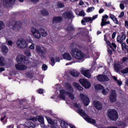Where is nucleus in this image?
Returning <instances> with one entry per match:
<instances>
[{
    "mask_svg": "<svg viewBox=\"0 0 128 128\" xmlns=\"http://www.w3.org/2000/svg\"><path fill=\"white\" fill-rule=\"evenodd\" d=\"M2 52L3 54L6 55L8 52V48L6 46H3L1 48Z\"/></svg>",
    "mask_w": 128,
    "mask_h": 128,
    "instance_id": "24",
    "label": "nucleus"
},
{
    "mask_svg": "<svg viewBox=\"0 0 128 128\" xmlns=\"http://www.w3.org/2000/svg\"><path fill=\"white\" fill-rule=\"evenodd\" d=\"M4 28V23L2 21H0V30H2Z\"/></svg>",
    "mask_w": 128,
    "mask_h": 128,
    "instance_id": "43",
    "label": "nucleus"
},
{
    "mask_svg": "<svg viewBox=\"0 0 128 128\" xmlns=\"http://www.w3.org/2000/svg\"><path fill=\"white\" fill-rule=\"evenodd\" d=\"M4 57L0 56V66H4Z\"/></svg>",
    "mask_w": 128,
    "mask_h": 128,
    "instance_id": "35",
    "label": "nucleus"
},
{
    "mask_svg": "<svg viewBox=\"0 0 128 128\" xmlns=\"http://www.w3.org/2000/svg\"><path fill=\"white\" fill-rule=\"evenodd\" d=\"M70 54L72 58H76V60H83L84 58V52L78 48H72Z\"/></svg>",
    "mask_w": 128,
    "mask_h": 128,
    "instance_id": "2",
    "label": "nucleus"
},
{
    "mask_svg": "<svg viewBox=\"0 0 128 128\" xmlns=\"http://www.w3.org/2000/svg\"><path fill=\"white\" fill-rule=\"evenodd\" d=\"M106 20H104V19H102V22L100 24V26L102 28V26H106Z\"/></svg>",
    "mask_w": 128,
    "mask_h": 128,
    "instance_id": "40",
    "label": "nucleus"
},
{
    "mask_svg": "<svg viewBox=\"0 0 128 128\" xmlns=\"http://www.w3.org/2000/svg\"><path fill=\"white\" fill-rule=\"evenodd\" d=\"M50 62H52L51 66H54L56 64L54 58V57H50Z\"/></svg>",
    "mask_w": 128,
    "mask_h": 128,
    "instance_id": "37",
    "label": "nucleus"
},
{
    "mask_svg": "<svg viewBox=\"0 0 128 128\" xmlns=\"http://www.w3.org/2000/svg\"><path fill=\"white\" fill-rule=\"evenodd\" d=\"M31 32H32L34 36L38 40L40 38V36H44V38L48 36V32H46V31L44 28H41L39 32L34 27H32L31 28Z\"/></svg>",
    "mask_w": 128,
    "mask_h": 128,
    "instance_id": "1",
    "label": "nucleus"
},
{
    "mask_svg": "<svg viewBox=\"0 0 128 128\" xmlns=\"http://www.w3.org/2000/svg\"><path fill=\"white\" fill-rule=\"evenodd\" d=\"M120 10H124V4H120Z\"/></svg>",
    "mask_w": 128,
    "mask_h": 128,
    "instance_id": "54",
    "label": "nucleus"
},
{
    "mask_svg": "<svg viewBox=\"0 0 128 128\" xmlns=\"http://www.w3.org/2000/svg\"><path fill=\"white\" fill-rule=\"evenodd\" d=\"M42 70H48V66L46 64H43L42 66Z\"/></svg>",
    "mask_w": 128,
    "mask_h": 128,
    "instance_id": "46",
    "label": "nucleus"
},
{
    "mask_svg": "<svg viewBox=\"0 0 128 128\" xmlns=\"http://www.w3.org/2000/svg\"><path fill=\"white\" fill-rule=\"evenodd\" d=\"M73 84L74 88H77V90H84V88L77 82H74V83H73Z\"/></svg>",
    "mask_w": 128,
    "mask_h": 128,
    "instance_id": "25",
    "label": "nucleus"
},
{
    "mask_svg": "<svg viewBox=\"0 0 128 128\" xmlns=\"http://www.w3.org/2000/svg\"><path fill=\"white\" fill-rule=\"evenodd\" d=\"M94 10V7H90L88 8L87 12H92Z\"/></svg>",
    "mask_w": 128,
    "mask_h": 128,
    "instance_id": "45",
    "label": "nucleus"
},
{
    "mask_svg": "<svg viewBox=\"0 0 128 128\" xmlns=\"http://www.w3.org/2000/svg\"><path fill=\"white\" fill-rule=\"evenodd\" d=\"M74 26H68L66 28V32H74Z\"/></svg>",
    "mask_w": 128,
    "mask_h": 128,
    "instance_id": "30",
    "label": "nucleus"
},
{
    "mask_svg": "<svg viewBox=\"0 0 128 128\" xmlns=\"http://www.w3.org/2000/svg\"><path fill=\"white\" fill-rule=\"evenodd\" d=\"M38 94H44V90L42 88H39L38 90H36Z\"/></svg>",
    "mask_w": 128,
    "mask_h": 128,
    "instance_id": "47",
    "label": "nucleus"
},
{
    "mask_svg": "<svg viewBox=\"0 0 128 128\" xmlns=\"http://www.w3.org/2000/svg\"><path fill=\"white\" fill-rule=\"evenodd\" d=\"M78 112L82 116H84V119L86 122H89V124H96V120L94 119H92V118H90L88 114L82 109H78Z\"/></svg>",
    "mask_w": 128,
    "mask_h": 128,
    "instance_id": "5",
    "label": "nucleus"
},
{
    "mask_svg": "<svg viewBox=\"0 0 128 128\" xmlns=\"http://www.w3.org/2000/svg\"><path fill=\"white\" fill-rule=\"evenodd\" d=\"M64 94L68 96V98L71 100H74V95L72 93L66 92L64 90H60L59 98H61V100H66V96Z\"/></svg>",
    "mask_w": 128,
    "mask_h": 128,
    "instance_id": "4",
    "label": "nucleus"
},
{
    "mask_svg": "<svg viewBox=\"0 0 128 128\" xmlns=\"http://www.w3.org/2000/svg\"><path fill=\"white\" fill-rule=\"evenodd\" d=\"M93 104L96 110H102V104L100 101L94 100Z\"/></svg>",
    "mask_w": 128,
    "mask_h": 128,
    "instance_id": "13",
    "label": "nucleus"
},
{
    "mask_svg": "<svg viewBox=\"0 0 128 128\" xmlns=\"http://www.w3.org/2000/svg\"><path fill=\"white\" fill-rule=\"evenodd\" d=\"M8 26H12V28L13 30H15V32H18V30L22 28V23L20 21H17L16 22L15 24H12V22H10Z\"/></svg>",
    "mask_w": 128,
    "mask_h": 128,
    "instance_id": "6",
    "label": "nucleus"
},
{
    "mask_svg": "<svg viewBox=\"0 0 128 128\" xmlns=\"http://www.w3.org/2000/svg\"><path fill=\"white\" fill-rule=\"evenodd\" d=\"M63 124L64 128H68V126H66V125L68 124V123L66 121L63 122Z\"/></svg>",
    "mask_w": 128,
    "mask_h": 128,
    "instance_id": "60",
    "label": "nucleus"
},
{
    "mask_svg": "<svg viewBox=\"0 0 128 128\" xmlns=\"http://www.w3.org/2000/svg\"><path fill=\"white\" fill-rule=\"evenodd\" d=\"M24 99L22 100H20V106H20L19 108L20 110H28V108H30V106H28V104H24Z\"/></svg>",
    "mask_w": 128,
    "mask_h": 128,
    "instance_id": "17",
    "label": "nucleus"
},
{
    "mask_svg": "<svg viewBox=\"0 0 128 128\" xmlns=\"http://www.w3.org/2000/svg\"><path fill=\"white\" fill-rule=\"evenodd\" d=\"M106 42L108 46H110V48H112V44H110V40H106Z\"/></svg>",
    "mask_w": 128,
    "mask_h": 128,
    "instance_id": "50",
    "label": "nucleus"
},
{
    "mask_svg": "<svg viewBox=\"0 0 128 128\" xmlns=\"http://www.w3.org/2000/svg\"><path fill=\"white\" fill-rule=\"evenodd\" d=\"M80 96L82 100L84 106H88L90 104V98L88 97L82 93L80 94Z\"/></svg>",
    "mask_w": 128,
    "mask_h": 128,
    "instance_id": "8",
    "label": "nucleus"
},
{
    "mask_svg": "<svg viewBox=\"0 0 128 128\" xmlns=\"http://www.w3.org/2000/svg\"><path fill=\"white\" fill-rule=\"evenodd\" d=\"M66 88L70 90V92H73L74 91V88L72 87V85L70 83H66Z\"/></svg>",
    "mask_w": 128,
    "mask_h": 128,
    "instance_id": "33",
    "label": "nucleus"
},
{
    "mask_svg": "<svg viewBox=\"0 0 128 128\" xmlns=\"http://www.w3.org/2000/svg\"><path fill=\"white\" fill-rule=\"evenodd\" d=\"M70 72L71 76H73L74 78H78V76H80V73H78L76 70H73L70 71Z\"/></svg>",
    "mask_w": 128,
    "mask_h": 128,
    "instance_id": "23",
    "label": "nucleus"
},
{
    "mask_svg": "<svg viewBox=\"0 0 128 128\" xmlns=\"http://www.w3.org/2000/svg\"><path fill=\"white\" fill-rule=\"evenodd\" d=\"M116 32H114L113 34H112V38H116Z\"/></svg>",
    "mask_w": 128,
    "mask_h": 128,
    "instance_id": "59",
    "label": "nucleus"
},
{
    "mask_svg": "<svg viewBox=\"0 0 128 128\" xmlns=\"http://www.w3.org/2000/svg\"><path fill=\"white\" fill-rule=\"evenodd\" d=\"M41 14L42 16H46L50 14V12L48 10L44 9L40 11Z\"/></svg>",
    "mask_w": 128,
    "mask_h": 128,
    "instance_id": "29",
    "label": "nucleus"
},
{
    "mask_svg": "<svg viewBox=\"0 0 128 128\" xmlns=\"http://www.w3.org/2000/svg\"><path fill=\"white\" fill-rule=\"evenodd\" d=\"M81 73L83 74L84 76L88 78H90L92 75L90 73V70H81Z\"/></svg>",
    "mask_w": 128,
    "mask_h": 128,
    "instance_id": "20",
    "label": "nucleus"
},
{
    "mask_svg": "<svg viewBox=\"0 0 128 128\" xmlns=\"http://www.w3.org/2000/svg\"><path fill=\"white\" fill-rule=\"evenodd\" d=\"M97 80L100 82H108L110 78L106 75L99 74L96 76Z\"/></svg>",
    "mask_w": 128,
    "mask_h": 128,
    "instance_id": "10",
    "label": "nucleus"
},
{
    "mask_svg": "<svg viewBox=\"0 0 128 128\" xmlns=\"http://www.w3.org/2000/svg\"><path fill=\"white\" fill-rule=\"evenodd\" d=\"M73 106L76 108H82V106L80 104H78V103H74Z\"/></svg>",
    "mask_w": 128,
    "mask_h": 128,
    "instance_id": "42",
    "label": "nucleus"
},
{
    "mask_svg": "<svg viewBox=\"0 0 128 128\" xmlns=\"http://www.w3.org/2000/svg\"><path fill=\"white\" fill-rule=\"evenodd\" d=\"M94 88L96 90H103L104 86L100 84H97L94 86Z\"/></svg>",
    "mask_w": 128,
    "mask_h": 128,
    "instance_id": "28",
    "label": "nucleus"
},
{
    "mask_svg": "<svg viewBox=\"0 0 128 128\" xmlns=\"http://www.w3.org/2000/svg\"><path fill=\"white\" fill-rule=\"evenodd\" d=\"M117 82L118 84L120 86H122V82L121 80H118L116 81Z\"/></svg>",
    "mask_w": 128,
    "mask_h": 128,
    "instance_id": "56",
    "label": "nucleus"
},
{
    "mask_svg": "<svg viewBox=\"0 0 128 128\" xmlns=\"http://www.w3.org/2000/svg\"><path fill=\"white\" fill-rule=\"evenodd\" d=\"M62 16L64 20H72L74 18V14L70 12H64L62 14Z\"/></svg>",
    "mask_w": 128,
    "mask_h": 128,
    "instance_id": "11",
    "label": "nucleus"
},
{
    "mask_svg": "<svg viewBox=\"0 0 128 128\" xmlns=\"http://www.w3.org/2000/svg\"><path fill=\"white\" fill-rule=\"evenodd\" d=\"M36 125L31 122H26L24 124V128H35Z\"/></svg>",
    "mask_w": 128,
    "mask_h": 128,
    "instance_id": "19",
    "label": "nucleus"
},
{
    "mask_svg": "<svg viewBox=\"0 0 128 128\" xmlns=\"http://www.w3.org/2000/svg\"><path fill=\"white\" fill-rule=\"evenodd\" d=\"M48 122L50 124H54V122H52V118H50V120H48Z\"/></svg>",
    "mask_w": 128,
    "mask_h": 128,
    "instance_id": "58",
    "label": "nucleus"
},
{
    "mask_svg": "<svg viewBox=\"0 0 128 128\" xmlns=\"http://www.w3.org/2000/svg\"><path fill=\"white\" fill-rule=\"evenodd\" d=\"M114 68L116 72H120V70H122V66L118 64H115Z\"/></svg>",
    "mask_w": 128,
    "mask_h": 128,
    "instance_id": "22",
    "label": "nucleus"
},
{
    "mask_svg": "<svg viewBox=\"0 0 128 128\" xmlns=\"http://www.w3.org/2000/svg\"><path fill=\"white\" fill-rule=\"evenodd\" d=\"M62 22V17L60 16H54L52 19V24H60Z\"/></svg>",
    "mask_w": 128,
    "mask_h": 128,
    "instance_id": "14",
    "label": "nucleus"
},
{
    "mask_svg": "<svg viewBox=\"0 0 128 128\" xmlns=\"http://www.w3.org/2000/svg\"><path fill=\"white\" fill-rule=\"evenodd\" d=\"M102 20H106V18H108V16L106 14H104L102 16Z\"/></svg>",
    "mask_w": 128,
    "mask_h": 128,
    "instance_id": "53",
    "label": "nucleus"
},
{
    "mask_svg": "<svg viewBox=\"0 0 128 128\" xmlns=\"http://www.w3.org/2000/svg\"><path fill=\"white\" fill-rule=\"evenodd\" d=\"M84 20H86V22H90V24H92V20L90 17H84Z\"/></svg>",
    "mask_w": 128,
    "mask_h": 128,
    "instance_id": "32",
    "label": "nucleus"
},
{
    "mask_svg": "<svg viewBox=\"0 0 128 128\" xmlns=\"http://www.w3.org/2000/svg\"><path fill=\"white\" fill-rule=\"evenodd\" d=\"M102 90V92L104 96H106V94H108V92H110V90L108 88H104V87H103V88Z\"/></svg>",
    "mask_w": 128,
    "mask_h": 128,
    "instance_id": "26",
    "label": "nucleus"
},
{
    "mask_svg": "<svg viewBox=\"0 0 128 128\" xmlns=\"http://www.w3.org/2000/svg\"><path fill=\"white\" fill-rule=\"evenodd\" d=\"M78 16H86V14H84V10H82L79 12Z\"/></svg>",
    "mask_w": 128,
    "mask_h": 128,
    "instance_id": "39",
    "label": "nucleus"
},
{
    "mask_svg": "<svg viewBox=\"0 0 128 128\" xmlns=\"http://www.w3.org/2000/svg\"><path fill=\"white\" fill-rule=\"evenodd\" d=\"M124 16V12H121L120 14L118 16V18H122Z\"/></svg>",
    "mask_w": 128,
    "mask_h": 128,
    "instance_id": "57",
    "label": "nucleus"
},
{
    "mask_svg": "<svg viewBox=\"0 0 128 128\" xmlns=\"http://www.w3.org/2000/svg\"><path fill=\"white\" fill-rule=\"evenodd\" d=\"M107 116L110 120L116 122L118 118V113L116 109H110L108 110Z\"/></svg>",
    "mask_w": 128,
    "mask_h": 128,
    "instance_id": "3",
    "label": "nucleus"
},
{
    "mask_svg": "<svg viewBox=\"0 0 128 128\" xmlns=\"http://www.w3.org/2000/svg\"><path fill=\"white\" fill-rule=\"evenodd\" d=\"M110 18H111V20H112L115 18L116 17H114V15L112 14H110Z\"/></svg>",
    "mask_w": 128,
    "mask_h": 128,
    "instance_id": "61",
    "label": "nucleus"
},
{
    "mask_svg": "<svg viewBox=\"0 0 128 128\" xmlns=\"http://www.w3.org/2000/svg\"><path fill=\"white\" fill-rule=\"evenodd\" d=\"M52 128H60V127H58V125H52L51 126Z\"/></svg>",
    "mask_w": 128,
    "mask_h": 128,
    "instance_id": "63",
    "label": "nucleus"
},
{
    "mask_svg": "<svg viewBox=\"0 0 128 128\" xmlns=\"http://www.w3.org/2000/svg\"><path fill=\"white\" fill-rule=\"evenodd\" d=\"M78 82L80 84H82V86H84V88H90L92 86L90 82L86 79L80 78L78 80Z\"/></svg>",
    "mask_w": 128,
    "mask_h": 128,
    "instance_id": "7",
    "label": "nucleus"
},
{
    "mask_svg": "<svg viewBox=\"0 0 128 128\" xmlns=\"http://www.w3.org/2000/svg\"><path fill=\"white\" fill-rule=\"evenodd\" d=\"M109 100L110 102H116V90H112L109 96Z\"/></svg>",
    "mask_w": 128,
    "mask_h": 128,
    "instance_id": "12",
    "label": "nucleus"
},
{
    "mask_svg": "<svg viewBox=\"0 0 128 128\" xmlns=\"http://www.w3.org/2000/svg\"><path fill=\"white\" fill-rule=\"evenodd\" d=\"M104 4H105V6H106V8H110V6H112V3L110 2H108V4L106 2H104Z\"/></svg>",
    "mask_w": 128,
    "mask_h": 128,
    "instance_id": "51",
    "label": "nucleus"
},
{
    "mask_svg": "<svg viewBox=\"0 0 128 128\" xmlns=\"http://www.w3.org/2000/svg\"><path fill=\"white\" fill-rule=\"evenodd\" d=\"M124 26H125L126 28H128V20L125 21Z\"/></svg>",
    "mask_w": 128,
    "mask_h": 128,
    "instance_id": "64",
    "label": "nucleus"
},
{
    "mask_svg": "<svg viewBox=\"0 0 128 128\" xmlns=\"http://www.w3.org/2000/svg\"><path fill=\"white\" fill-rule=\"evenodd\" d=\"M69 126L70 128H76L75 126H74V124H69Z\"/></svg>",
    "mask_w": 128,
    "mask_h": 128,
    "instance_id": "62",
    "label": "nucleus"
},
{
    "mask_svg": "<svg viewBox=\"0 0 128 128\" xmlns=\"http://www.w3.org/2000/svg\"><path fill=\"white\" fill-rule=\"evenodd\" d=\"M12 0H3V6L4 8H8L12 6Z\"/></svg>",
    "mask_w": 128,
    "mask_h": 128,
    "instance_id": "16",
    "label": "nucleus"
},
{
    "mask_svg": "<svg viewBox=\"0 0 128 128\" xmlns=\"http://www.w3.org/2000/svg\"><path fill=\"white\" fill-rule=\"evenodd\" d=\"M113 22L116 24H118L120 23L118 22V18H114V19H113Z\"/></svg>",
    "mask_w": 128,
    "mask_h": 128,
    "instance_id": "48",
    "label": "nucleus"
},
{
    "mask_svg": "<svg viewBox=\"0 0 128 128\" xmlns=\"http://www.w3.org/2000/svg\"><path fill=\"white\" fill-rule=\"evenodd\" d=\"M57 6L59 8H64V4L62 2H58Z\"/></svg>",
    "mask_w": 128,
    "mask_h": 128,
    "instance_id": "34",
    "label": "nucleus"
},
{
    "mask_svg": "<svg viewBox=\"0 0 128 128\" xmlns=\"http://www.w3.org/2000/svg\"><path fill=\"white\" fill-rule=\"evenodd\" d=\"M124 126H126V124L122 122H119L118 124V126L119 128H124Z\"/></svg>",
    "mask_w": 128,
    "mask_h": 128,
    "instance_id": "36",
    "label": "nucleus"
},
{
    "mask_svg": "<svg viewBox=\"0 0 128 128\" xmlns=\"http://www.w3.org/2000/svg\"><path fill=\"white\" fill-rule=\"evenodd\" d=\"M116 40L118 42L119 44H122L123 42V41L120 37V36H118L116 38Z\"/></svg>",
    "mask_w": 128,
    "mask_h": 128,
    "instance_id": "38",
    "label": "nucleus"
},
{
    "mask_svg": "<svg viewBox=\"0 0 128 128\" xmlns=\"http://www.w3.org/2000/svg\"><path fill=\"white\" fill-rule=\"evenodd\" d=\"M26 76H28V78H32V74L30 72H26Z\"/></svg>",
    "mask_w": 128,
    "mask_h": 128,
    "instance_id": "49",
    "label": "nucleus"
},
{
    "mask_svg": "<svg viewBox=\"0 0 128 128\" xmlns=\"http://www.w3.org/2000/svg\"><path fill=\"white\" fill-rule=\"evenodd\" d=\"M15 68L17 70H28V66L26 65L20 64H16Z\"/></svg>",
    "mask_w": 128,
    "mask_h": 128,
    "instance_id": "15",
    "label": "nucleus"
},
{
    "mask_svg": "<svg viewBox=\"0 0 128 128\" xmlns=\"http://www.w3.org/2000/svg\"><path fill=\"white\" fill-rule=\"evenodd\" d=\"M16 60L18 64H22L23 62L26 61V56L19 54L17 56Z\"/></svg>",
    "mask_w": 128,
    "mask_h": 128,
    "instance_id": "18",
    "label": "nucleus"
},
{
    "mask_svg": "<svg viewBox=\"0 0 128 128\" xmlns=\"http://www.w3.org/2000/svg\"><path fill=\"white\" fill-rule=\"evenodd\" d=\"M120 38L122 40V42H124V40L126 38V34H123Z\"/></svg>",
    "mask_w": 128,
    "mask_h": 128,
    "instance_id": "52",
    "label": "nucleus"
},
{
    "mask_svg": "<svg viewBox=\"0 0 128 128\" xmlns=\"http://www.w3.org/2000/svg\"><path fill=\"white\" fill-rule=\"evenodd\" d=\"M24 54H26V56H28L29 58L32 56V54L30 53V51H25L24 52Z\"/></svg>",
    "mask_w": 128,
    "mask_h": 128,
    "instance_id": "44",
    "label": "nucleus"
},
{
    "mask_svg": "<svg viewBox=\"0 0 128 128\" xmlns=\"http://www.w3.org/2000/svg\"><path fill=\"white\" fill-rule=\"evenodd\" d=\"M17 44L18 48H26L28 46L26 41L24 39L18 40L17 41Z\"/></svg>",
    "mask_w": 128,
    "mask_h": 128,
    "instance_id": "9",
    "label": "nucleus"
},
{
    "mask_svg": "<svg viewBox=\"0 0 128 128\" xmlns=\"http://www.w3.org/2000/svg\"><path fill=\"white\" fill-rule=\"evenodd\" d=\"M36 48L37 52H38V54H44V50L42 49V47L40 45H37Z\"/></svg>",
    "mask_w": 128,
    "mask_h": 128,
    "instance_id": "27",
    "label": "nucleus"
},
{
    "mask_svg": "<svg viewBox=\"0 0 128 128\" xmlns=\"http://www.w3.org/2000/svg\"><path fill=\"white\" fill-rule=\"evenodd\" d=\"M29 48H30V50H34V44H32L30 46Z\"/></svg>",
    "mask_w": 128,
    "mask_h": 128,
    "instance_id": "55",
    "label": "nucleus"
},
{
    "mask_svg": "<svg viewBox=\"0 0 128 128\" xmlns=\"http://www.w3.org/2000/svg\"><path fill=\"white\" fill-rule=\"evenodd\" d=\"M120 44H122V50H126L128 46H126V43H124L123 42Z\"/></svg>",
    "mask_w": 128,
    "mask_h": 128,
    "instance_id": "41",
    "label": "nucleus"
},
{
    "mask_svg": "<svg viewBox=\"0 0 128 128\" xmlns=\"http://www.w3.org/2000/svg\"><path fill=\"white\" fill-rule=\"evenodd\" d=\"M63 58L64 60H72V58L70 56V54L68 52H65L64 54H62Z\"/></svg>",
    "mask_w": 128,
    "mask_h": 128,
    "instance_id": "21",
    "label": "nucleus"
},
{
    "mask_svg": "<svg viewBox=\"0 0 128 128\" xmlns=\"http://www.w3.org/2000/svg\"><path fill=\"white\" fill-rule=\"evenodd\" d=\"M38 122L40 124H44V117H42V116H39L38 118Z\"/></svg>",
    "mask_w": 128,
    "mask_h": 128,
    "instance_id": "31",
    "label": "nucleus"
}]
</instances>
